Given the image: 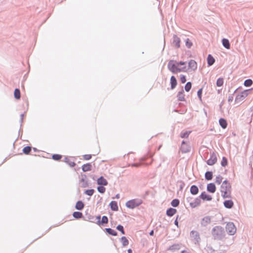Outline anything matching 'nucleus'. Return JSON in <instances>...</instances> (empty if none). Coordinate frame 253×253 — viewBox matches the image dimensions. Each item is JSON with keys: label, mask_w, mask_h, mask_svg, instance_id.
<instances>
[{"label": "nucleus", "mask_w": 253, "mask_h": 253, "mask_svg": "<svg viewBox=\"0 0 253 253\" xmlns=\"http://www.w3.org/2000/svg\"><path fill=\"white\" fill-rule=\"evenodd\" d=\"M97 183L99 185L106 186L108 184V182L103 176H101L97 179Z\"/></svg>", "instance_id": "dca6fc26"}, {"label": "nucleus", "mask_w": 253, "mask_h": 253, "mask_svg": "<svg viewBox=\"0 0 253 253\" xmlns=\"http://www.w3.org/2000/svg\"><path fill=\"white\" fill-rule=\"evenodd\" d=\"M180 39L175 35H173L172 38V44L176 48L180 47Z\"/></svg>", "instance_id": "9d476101"}, {"label": "nucleus", "mask_w": 253, "mask_h": 253, "mask_svg": "<svg viewBox=\"0 0 253 253\" xmlns=\"http://www.w3.org/2000/svg\"><path fill=\"white\" fill-rule=\"evenodd\" d=\"M121 241L122 242V244H123V246H126L129 243L128 240L125 236L122 237L121 238Z\"/></svg>", "instance_id": "c9c22d12"}, {"label": "nucleus", "mask_w": 253, "mask_h": 253, "mask_svg": "<svg viewBox=\"0 0 253 253\" xmlns=\"http://www.w3.org/2000/svg\"><path fill=\"white\" fill-rule=\"evenodd\" d=\"M222 43L223 46L226 49H229L230 47V44L229 41L227 39H223L222 40Z\"/></svg>", "instance_id": "bb28decb"}, {"label": "nucleus", "mask_w": 253, "mask_h": 253, "mask_svg": "<svg viewBox=\"0 0 253 253\" xmlns=\"http://www.w3.org/2000/svg\"><path fill=\"white\" fill-rule=\"evenodd\" d=\"M142 203V201L139 199H135L129 200L126 203L127 208L133 209L134 208L139 206Z\"/></svg>", "instance_id": "7ed1b4c3"}, {"label": "nucleus", "mask_w": 253, "mask_h": 253, "mask_svg": "<svg viewBox=\"0 0 253 253\" xmlns=\"http://www.w3.org/2000/svg\"><path fill=\"white\" fill-rule=\"evenodd\" d=\"M180 81H181V82L182 84L185 83L186 82V77L184 75H181V76H180Z\"/></svg>", "instance_id": "3c124183"}, {"label": "nucleus", "mask_w": 253, "mask_h": 253, "mask_svg": "<svg viewBox=\"0 0 253 253\" xmlns=\"http://www.w3.org/2000/svg\"><path fill=\"white\" fill-rule=\"evenodd\" d=\"M192 45V43L189 41L188 39H187L186 41V46L188 48H190Z\"/></svg>", "instance_id": "8fccbe9b"}, {"label": "nucleus", "mask_w": 253, "mask_h": 253, "mask_svg": "<svg viewBox=\"0 0 253 253\" xmlns=\"http://www.w3.org/2000/svg\"><path fill=\"white\" fill-rule=\"evenodd\" d=\"M190 133V131H185L184 132H182L181 133L180 136H181V137L182 138H186V137H187L188 136V135H189Z\"/></svg>", "instance_id": "09e8293b"}, {"label": "nucleus", "mask_w": 253, "mask_h": 253, "mask_svg": "<svg viewBox=\"0 0 253 253\" xmlns=\"http://www.w3.org/2000/svg\"><path fill=\"white\" fill-rule=\"evenodd\" d=\"M198 192H199V189H198V187L196 185H193L191 186L190 193L192 195H196L198 193Z\"/></svg>", "instance_id": "412c9836"}, {"label": "nucleus", "mask_w": 253, "mask_h": 253, "mask_svg": "<svg viewBox=\"0 0 253 253\" xmlns=\"http://www.w3.org/2000/svg\"><path fill=\"white\" fill-rule=\"evenodd\" d=\"M184 93V92L183 89H182L181 91L178 92L177 95V97L178 98V100L181 101L185 100Z\"/></svg>", "instance_id": "393cba45"}, {"label": "nucleus", "mask_w": 253, "mask_h": 253, "mask_svg": "<svg viewBox=\"0 0 253 253\" xmlns=\"http://www.w3.org/2000/svg\"><path fill=\"white\" fill-rule=\"evenodd\" d=\"M224 206L227 209H231L233 207L234 203L231 200H226L223 203Z\"/></svg>", "instance_id": "a211bd4d"}, {"label": "nucleus", "mask_w": 253, "mask_h": 253, "mask_svg": "<svg viewBox=\"0 0 253 253\" xmlns=\"http://www.w3.org/2000/svg\"><path fill=\"white\" fill-rule=\"evenodd\" d=\"M226 230L230 235H233L236 232V228L233 222H228L227 223Z\"/></svg>", "instance_id": "39448f33"}, {"label": "nucleus", "mask_w": 253, "mask_h": 253, "mask_svg": "<svg viewBox=\"0 0 253 253\" xmlns=\"http://www.w3.org/2000/svg\"><path fill=\"white\" fill-rule=\"evenodd\" d=\"M105 188L103 185H100L97 187V190L100 193H104L105 192Z\"/></svg>", "instance_id": "79ce46f5"}, {"label": "nucleus", "mask_w": 253, "mask_h": 253, "mask_svg": "<svg viewBox=\"0 0 253 253\" xmlns=\"http://www.w3.org/2000/svg\"><path fill=\"white\" fill-rule=\"evenodd\" d=\"M221 165L222 167H224L227 166V160L225 157L222 158V161L221 162Z\"/></svg>", "instance_id": "de8ad7c7"}, {"label": "nucleus", "mask_w": 253, "mask_h": 253, "mask_svg": "<svg viewBox=\"0 0 253 253\" xmlns=\"http://www.w3.org/2000/svg\"><path fill=\"white\" fill-rule=\"evenodd\" d=\"M105 230L109 234L112 236H117L118 234L116 231L110 228H105Z\"/></svg>", "instance_id": "c756f323"}, {"label": "nucleus", "mask_w": 253, "mask_h": 253, "mask_svg": "<svg viewBox=\"0 0 253 253\" xmlns=\"http://www.w3.org/2000/svg\"><path fill=\"white\" fill-rule=\"evenodd\" d=\"M186 201L190 204L191 203H193V198L191 197H187L186 198Z\"/></svg>", "instance_id": "6e6d98bb"}, {"label": "nucleus", "mask_w": 253, "mask_h": 253, "mask_svg": "<svg viewBox=\"0 0 253 253\" xmlns=\"http://www.w3.org/2000/svg\"><path fill=\"white\" fill-rule=\"evenodd\" d=\"M201 204V198L199 197L193 200V203H190V206L192 208H196V207L199 206Z\"/></svg>", "instance_id": "2eb2a0df"}, {"label": "nucleus", "mask_w": 253, "mask_h": 253, "mask_svg": "<svg viewBox=\"0 0 253 253\" xmlns=\"http://www.w3.org/2000/svg\"><path fill=\"white\" fill-rule=\"evenodd\" d=\"M24 116V114H22L20 115V122L21 124H22V122H23Z\"/></svg>", "instance_id": "bf43d9fd"}, {"label": "nucleus", "mask_w": 253, "mask_h": 253, "mask_svg": "<svg viewBox=\"0 0 253 253\" xmlns=\"http://www.w3.org/2000/svg\"><path fill=\"white\" fill-rule=\"evenodd\" d=\"M92 166L90 163L84 164L82 166V170L84 172L90 171L91 169Z\"/></svg>", "instance_id": "4be33fe9"}, {"label": "nucleus", "mask_w": 253, "mask_h": 253, "mask_svg": "<svg viewBox=\"0 0 253 253\" xmlns=\"http://www.w3.org/2000/svg\"><path fill=\"white\" fill-rule=\"evenodd\" d=\"M168 68L169 70L173 74L180 72L185 68V67H183V68H178L176 64V61L173 60H171L169 62Z\"/></svg>", "instance_id": "f03ea898"}, {"label": "nucleus", "mask_w": 253, "mask_h": 253, "mask_svg": "<svg viewBox=\"0 0 253 253\" xmlns=\"http://www.w3.org/2000/svg\"><path fill=\"white\" fill-rule=\"evenodd\" d=\"M207 191L210 193H213L216 191V187L214 183H210L207 185Z\"/></svg>", "instance_id": "4468645a"}, {"label": "nucleus", "mask_w": 253, "mask_h": 253, "mask_svg": "<svg viewBox=\"0 0 253 253\" xmlns=\"http://www.w3.org/2000/svg\"><path fill=\"white\" fill-rule=\"evenodd\" d=\"M127 253H132V251L130 249H129L127 250Z\"/></svg>", "instance_id": "e2e57ef3"}, {"label": "nucleus", "mask_w": 253, "mask_h": 253, "mask_svg": "<svg viewBox=\"0 0 253 253\" xmlns=\"http://www.w3.org/2000/svg\"><path fill=\"white\" fill-rule=\"evenodd\" d=\"M222 177L221 175H219L216 177L215 182L218 184H220L222 181Z\"/></svg>", "instance_id": "a18cd8bd"}, {"label": "nucleus", "mask_w": 253, "mask_h": 253, "mask_svg": "<svg viewBox=\"0 0 253 253\" xmlns=\"http://www.w3.org/2000/svg\"><path fill=\"white\" fill-rule=\"evenodd\" d=\"M253 84V81L251 79H247L244 82V85L246 86H250Z\"/></svg>", "instance_id": "ea45409f"}, {"label": "nucleus", "mask_w": 253, "mask_h": 253, "mask_svg": "<svg viewBox=\"0 0 253 253\" xmlns=\"http://www.w3.org/2000/svg\"><path fill=\"white\" fill-rule=\"evenodd\" d=\"M205 179L207 180H211L212 178V172L211 171H208L205 173Z\"/></svg>", "instance_id": "7c9ffc66"}, {"label": "nucleus", "mask_w": 253, "mask_h": 253, "mask_svg": "<svg viewBox=\"0 0 253 253\" xmlns=\"http://www.w3.org/2000/svg\"><path fill=\"white\" fill-rule=\"evenodd\" d=\"M248 90H246L243 91L241 94L237 95L235 98V102L236 103H240L242 100H243L248 95Z\"/></svg>", "instance_id": "423d86ee"}, {"label": "nucleus", "mask_w": 253, "mask_h": 253, "mask_svg": "<svg viewBox=\"0 0 253 253\" xmlns=\"http://www.w3.org/2000/svg\"><path fill=\"white\" fill-rule=\"evenodd\" d=\"M64 159H65V161L66 163H68V162L69 159H68V158H67V157H65Z\"/></svg>", "instance_id": "774afa93"}, {"label": "nucleus", "mask_w": 253, "mask_h": 253, "mask_svg": "<svg viewBox=\"0 0 253 253\" xmlns=\"http://www.w3.org/2000/svg\"><path fill=\"white\" fill-rule=\"evenodd\" d=\"M190 236L195 244L199 245L201 242V238L199 232L197 231L192 230L190 233Z\"/></svg>", "instance_id": "20e7f679"}, {"label": "nucleus", "mask_w": 253, "mask_h": 253, "mask_svg": "<svg viewBox=\"0 0 253 253\" xmlns=\"http://www.w3.org/2000/svg\"><path fill=\"white\" fill-rule=\"evenodd\" d=\"M73 216L74 218L79 219L83 216V214L82 212L79 211H75L73 212Z\"/></svg>", "instance_id": "473e14b6"}, {"label": "nucleus", "mask_w": 253, "mask_h": 253, "mask_svg": "<svg viewBox=\"0 0 253 253\" xmlns=\"http://www.w3.org/2000/svg\"><path fill=\"white\" fill-rule=\"evenodd\" d=\"M178 216L176 217V219L174 221V224L176 225L177 227H178V222L177 220Z\"/></svg>", "instance_id": "052dcab7"}, {"label": "nucleus", "mask_w": 253, "mask_h": 253, "mask_svg": "<svg viewBox=\"0 0 253 253\" xmlns=\"http://www.w3.org/2000/svg\"><path fill=\"white\" fill-rule=\"evenodd\" d=\"M94 190L93 189L86 190L84 191V193L88 196H92L94 193Z\"/></svg>", "instance_id": "37998d69"}, {"label": "nucleus", "mask_w": 253, "mask_h": 253, "mask_svg": "<svg viewBox=\"0 0 253 253\" xmlns=\"http://www.w3.org/2000/svg\"><path fill=\"white\" fill-rule=\"evenodd\" d=\"M233 100V96L231 95L228 96V101L229 102H232Z\"/></svg>", "instance_id": "4d7b16f0"}, {"label": "nucleus", "mask_w": 253, "mask_h": 253, "mask_svg": "<svg viewBox=\"0 0 253 253\" xmlns=\"http://www.w3.org/2000/svg\"><path fill=\"white\" fill-rule=\"evenodd\" d=\"M149 235L150 236H153L154 235V231L153 230H151L150 233H149Z\"/></svg>", "instance_id": "680f3d73"}, {"label": "nucleus", "mask_w": 253, "mask_h": 253, "mask_svg": "<svg viewBox=\"0 0 253 253\" xmlns=\"http://www.w3.org/2000/svg\"><path fill=\"white\" fill-rule=\"evenodd\" d=\"M115 198L116 199H119L120 198V195L119 194H117L116 195V197Z\"/></svg>", "instance_id": "69168bd1"}, {"label": "nucleus", "mask_w": 253, "mask_h": 253, "mask_svg": "<svg viewBox=\"0 0 253 253\" xmlns=\"http://www.w3.org/2000/svg\"><path fill=\"white\" fill-rule=\"evenodd\" d=\"M32 148L31 146H26L23 149V152L25 154H29L31 152Z\"/></svg>", "instance_id": "f704fd0d"}, {"label": "nucleus", "mask_w": 253, "mask_h": 253, "mask_svg": "<svg viewBox=\"0 0 253 253\" xmlns=\"http://www.w3.org/2000/svg\"><path fill=\"white\" fill-rule=\"evenodd\" d=\"M188 67L192 70H195L197 68V64L196 61L194 60H191L188 63Z\"/></svg>", "instance_id": "f3484780"}, {"label": "nucleus", "mask_w": 253, "mask_h": 253, "mask_svg": "<svg viewBox=\"0 0 253 253\" xmlns=\"http://www.w3.org/2000/svg\"><path fill=\"white\" fill-rule=\"evenodd\" d=\"M84 204L81 201H79L77 202L75 208L77 210L81 211L84 208Z\"/></svg>", "instance_id": "a878e982"}, {"label": "nucleus", "mask_w": 253, "mask_h": 253, "mask_svg": "<svg viewBox=\"0 0 253 253\" xmlns=\"http://www.w3.org/2000/svg\"><path fill=\"white\" fill-rule=\"evenodd\" d=\"M67 163L71 167H74L76 165V164L74 162L70 161L69 160Z\"/></svg>", "instance_id": "5fc2aeb1"}, {"label": "nucleus", "mask_w": 253, "mask_h": 253, "mask_svg": "<svg viewBox=\"0 0 253 253\" xmlns=\"http://www.w3.org/2000/svg\"><path fill=\"white\" fill-rule=\"evenodd\" d=\"M231 186L228 181L226 180H224L221 186V191H231Z\"/></svg>", "instance_id": "0eeeda50"}, {"label": "nucleus", "mask_w": 253, "mask_h": 253, "mask_svg": "<svg viewBox=\"0 0 253 253\" xmlns=\"http://www.w3.org/2000/svg\"><path fill=\"white\" fill-rule=\"evenodd\" d=\"M186 145L184 141L182 142L181 149L182 153H187L189 151V149H184V146Z\"/></svg>", "instance_id": "4c0bfd02"}, {"label": "nucleus", "mask_w": 253, "mask_h": 253, "mask_svg": "<svg viewBox=\"0 0 253 253\" xmlns=\"http://www.w3.org/2000/svg\"><path fill=\"white\" fill-rule=\"evenodd\" d=\"M207 62L208 65L210 66L213 64L215 59L211 55L209 54L207 57Z\"/></svg>", "instance_id": "5701e85b"}, {"label": "nucleus", "mask_w": 253, "mask_h": 253, "mask_svg": "<svg viewBox=\"0 0 253 253\" xmlns=\"http://www.w3.org/2000/svg\"><path fill=\"white\" fill-rule=\"evenodd\" d=\"M52 158L53 160L58 161L62 158V156L59 154H53Z\"/></svg>", "instance_id": "49530a36"}, {"label": "nucleus", "mask_w": 253, "mask_h": 253, "mask_svg": "<svg viewBox=\"0 0 253 253\" xmlns=\"http://www.w3.org/2000/svg\"><path fill=\"white\" fill-rule=\"evenodd\" d=\"M202 94V88H200L197 92V95L200 99H201Z\"/></svg>", "instance_id": "603ef678"}, {"label": "nucleus", "mask_w": 253, "mask_h": 253, "mask_svg": "<svg viewBox=\"0 0 253 253\" xmlns=\"http://www.w3.org/2000/svg\"><path fill=\"white\" fill-rule=\"evenodd\" d=\"M217 161V157L215 153L213 152L211 155L210 158L207 161V163L208 165L212 166Z\"/></svg>", "instance_id": "6e6552de"}, {"label": "nucleus", "mask_w": 253, "mask_h": 253, "mask_svg": "<svg viewBox=\"0 0 253 253\" xmlns=\"http://www.w3.org/2000/svg\"><path fill=\"white\" fill-rule=\"evenodd\" d=\"M211 233L214 239L216 240L222 239L225 235L223 228L220 226H216L213 227L212 229Z\"/></svg>", "instance_id": "f257e3e1"}, {"label": "nucleus", "mask_w": 253, "mask_h": 253, "mask_svg": "<svg viewBox=\"0 0 253 253\" xmlns=\"http://www.w3.org/2000/svg\"><path fill=\"white\" fill-rule=\"evenodd\" d=\"M170 85L171 89H174L177 85V80L173 76H172L170 78Z\"/></svg>", "instance_id": "6ab92c4d"}, {"label": "nucleus", "mask_w": 253, "mask_h": 253, "mask_svg": "<svg viewBox=\"0 0 253 253\" xmlns=\"http://www.w3.org/2000/svg\"><path fill=\"white\" fill-rule=\"evenodd\" d=\"M180 249V246L179 244H174L172 246H170L168 250L172 252H174L175 251L179 250Z\"/></svg>", "instance_id": "cd10ccee"}, {"label": "nucleus", "mask_w": 253, "mask_h": 253, "mask_svg": "<svg viewBox=\"0 0 253 253\" xmlns=\"http://www.w3.org/2000/svg\"><path fill=\"white\" fill-rule=\"evenodd\" d=\"M200 198L204 201H210L212 200L211 196L208 195L205 192H203L201 193Z\"/></svg>", "instance_id": "ddd939ff"}, {"label": "nucleus", "mask_w": 253, "mask_h": 253, "mask_svg": "<svg viewBox=\"0 0 253 253\" xmlns=\"http://www.w3.org/2000/svg\"><path fill=\"white\" fill-rule=\"evenodd\" d=\"M181 253H189V252H187V251H185V250H184V251H181Z\"/></svg>", "instance_id": "338daca9"}, {"label": "nucleus", "mask_w": 253, "mask_h": 253, "mask_svg": "<svg viewBox=\"0 0 253 253\" xmlns=\"http://www.w3.org/2000/svg\"><path fill=\"white\" fill-rule=\"evenodd\" d=\"M176 212V210L170 208L167 210L166 214L169 216H173Z\"/></svg>", "instance_id": "aec40b11"}, {"label": "nucleus", "mask_w": 253, "mask_h": 253, "mask_svg": "<svg viewBox=\"0 0 253 253\" xmlns=\"http://www.w3.org/2000/svg\"><path fill=\"white\" fill-rule=\"evenodd\" d=\"M179 204V201L177 199H173L171 202V205L173 207H177Z\"/></svg>", "instance_id": "e433bc0d"}, {"label": "nucleus", "mask_w": 253, "mask_h": 253, "mask_svg": "<svg viewBox=\"0 0 253 253\" xmlns=\"http://www.w3.org/2000/svg\"><path fill=\"white\" fill-rule=\"evenodd\" d=\"M191 87H192V84H191V83L190 82H187L186 83V85H185V91L188 92L191 89Z\"/></svg>", "instance_id": "58836bf2"}, {"label": "nucleus", "mask_w": 253, "mask_h": 253, "mask_svg": "<svg viewBox=\"0 0 253 253\" xmlns=\"http://www.w3.org/2000/svg\"><path fill=\"white\" fill-rule=\"evenodd\" d=\"M132 166L133 167H138V166H139V165H138V164H133L132 165Z\"/></svg>", "instance_id": "0e129e2a"}, {"label": "nucleus", "mask_w": 253, "mask_h": 253, "mask_svg": "<svg viewBox=\"0 0 253 253\" xmlns=\"http://www.w3.org/2000/svg\"><path fill=\"white\" fill-rule=\"evenodd\" d=\"M176 64L177 65V66L178 65H185V62L183 61H180L179 62H176Z\"/></svg>", "instance_id": "13d9d810"}, {"label": "nucleus", "mask_w": 253, "mask_h": 253, "mask_svg": "<svg viewBox=\"0 0 253 253\" xmlns=\"http://www.w3.org/2000/svg\"><path fill=\"white\" fill-rule=\"evenodd\" d=\"M86 176L85 175H82V178L80 180V184L82 187L85 188L88 186V183L86 180Z\"/></svg>", "instance_id": "f8f14e48"}, {"label": "nucleus", "mask_w": 253, "mask_h": 253, "mask_svg": "<svg viewBox=\"0 0 253 253\" xmlns=\"http://www.w3.org/2000/svg\"><path fill=\"white\" fill-rule=\"evenodd\" d=\"M222 193H223L222 195V197L224 199L225 198H229L231 197V191H221Z\"/></svg>", "instance_id": "72a5a7b5"}, {"label": "nucleus", "mask_w": 253, "mask_h": 253, "mask_svg": "<svg viewBox=\"0 0 253 253\" xmlns=\"http://www.w3.org/2000/svg\"><path fill=\"white\" fill-rule=\"evenodd\" d=\"M223 84V79L222 78H218L216 81V85L217 86H221Z\"/></svg>", "instance_id": "a19ab883"}, {"label": "nucleus", "mask_w": 253, "mask_h": 253, "mask_svg": "<svg viewBox=\"0 0 253 253\" xmlns=\"http://www.w3.org/2000/svg\"><path fill=\"white\" fill-rule=\"evenodd\" d=\"M110 208L113 211H117L118 207L117 203L116 201H111L110 203Z\"/></svg>", "instance_id": "b1692460"}, {"label": "nucleus", "mask_w": 253, "mask_h": 253, "mask_svg": "<svg viewBox=\"0 0 253 253\" xmlns=\"http://www.w3.org/2000/svg\"><path fill=\"white\" fill-rule=\"evenodd\" d=\"M96 218L98 219L97 223L98 225L106 224L108 222V218L107 216H105V215L102 216V219L101 221H100V216H97L96 217Z\"/></svg>", "instance_id": "9b49d317"}, {"label": "nucleus", "mask_w": 253, "mask_h": 253, "mask_svg": "<svg viewBox=\"0 0 253 253\" xmlns=\"http://www.w3.org/2000/svg\"><path fill=\"white\" fill-rule=\"evenodd\" d=\"M116 228L118 230L120 231L122 234H125L124 227L122 225L119 224L117 226Z\"/></svg>", "instance_id": "c03bdc74"}, {"label": "nucleus", "mask_w": 253, "mask_h": 253, "mask_svg": "<svg viewBox=\"0 0 253 253\" xmlns=\"http://www.w3.org/2000/svg\"><path fill=\"white\" fill-rule=\"evenodd\" d=\"M83 157L85 160H89L91 158V155H84L83 156Z\"/></svg>", "instance_id": "864d4df0"}, {"label": "nucleus", "mask_w": 253, "mask_h": 253, "mask_svg": "<svg viewBox=\"0 0 253 253\" xmlns=\"http://www.w3.org/2000/svg\"><path fill=\"white\" fill-rule=\"evenodd\" d=\"M14 97L16 99H19L20 98L21 93H20V91L18 88H16L15 89L14 92Z\"/></svg>", "instance_id": "2f4dec72"}, {"label": "nucleus", "mask_w": 253, "mask_h": 253, "mask_svg": "<svg viewBox=\"0 0 253 253\" xmlns=\"http://www.w3.org/2000/svg\"><path fill=\"white\" fill-rule=\"evenodd\" d=\"M219 125L223 128H225L227 127V122L223 118H221L219 120Z\"/></svg>", "instance_id": "c85d7f7f"}, {"label": "nucleus", "mask_w": 253, "mask_h": 253, "mask_svg": "<svg viewBox=\"0 0 253 253\" xmlns=\"http://www.w3.org/2000/svg\"><path fill=\"white\" fill-rule=\"evenodd\" d=\"M211 222V217L207 216L202 218L201 221V224L202 226L206 227Z\"/></svg>", "instance_id": "1a4fd4ad"}]
</instances>
